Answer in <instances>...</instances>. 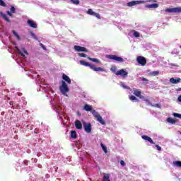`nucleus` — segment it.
I'll list each match as a JSON object with an SVG mask.
<instances>
[{"label":"nucleus","mask_w":181,"mask_h":181,"mask_svg":"<svg viewBox=\"0 0 181 181\" xmlns=\"http://www.w3.org/2000/svg\"><path fill=\"white\" fill-rule=\"evenodd\" d=\"M79 63L82 66H85L86 67H90V69H91V70H93V71H105V69H104V68L95 67L94 64L86 62V61H80Z\"/></svg>","instance_id":"nucleus-1"},{"label":"nucleus","mask_w":181,"mask_h":181,"mask_svg":"<svg viewBox=\"0 0 181 181\" xmlns=\"http://www.w3.org/2000/svg\"><path fill=\"white\" fill-rule=\"evenodd\" d=\"M69 86L66 83V81H62V86H59V91L63 94V95H66L67 97V93L69 91Z\"/></svg>","instance_id":"nucleus-2"},{"label":"nucleus","mask_w":181,"mask_h":181,"mask_svg":"<svg viewBox=\"0 0 181 181\" xmlns=\"http://www.w3.org/2000/svg\"><path fill=\"white\" fill-rule=\"evenodd\" d=\"M92 112L93 117L96 118L97 121H98L100 124H101L102 125H105V121L103 119V117H101V115H100V114H98V112H97L95 110H93Z\"/></svg>","instance_id":"nucleus-3"},{"label":"nucleus","mask_w":181,"mask_h":181,"mask_svg":"<svg viewBox=\"0 0 181 181\" xmlns=\"http://www.w3.org/2000/svg\"><path fill=\"white\" fill-rule=\"evenodd\" d=\"M106 58L110 59V60H115V62H119V63L124 62L122 57H117V55H106Z\"/></svg>","instance_id":"nucleus-4"},{"label":"nucleus","mask_w":181,"mask_h":181,"mask_svg":"<svg viewBox=\"0 0 181 181\" xmlns=\"http://www.w3.org/2000/svg\"><path fill=\"white\" fill-rule=\"evenodd\" d=\"M165 12H168L169 13H181V7L166 8Z\"/></svg>","instance_id":"nucleus-5"},{"label":"nucleus","mask_w":181,"mask_h":181,"mask_svg":"<svg viewBox=\"0 0 181 181\" xmlns=\"http://www.w3.org/2000/svg\"><path fill=\"white\" fill-rule=\"evenodd\" d=\"M136 60L139 64H141V66H145V64H146V59L142 56L137 57Z\"/></svg>","instance_id":"nucleus-6"},{"label":"nucleus","mask_w":181,"mask_h":181,"mask_svg":"<svg viewBox=\"0 0 181 181\" xmlns=\"http://www.w3.org/2000/svg\"><path fill=\"white\" fill-rule=\"evenodd\" d=\"M144 1H132L129 3H127V6L132 7L135 6V5H139L141 4H144Z\"/></svg>","instance_id":"nucleus-7"},{"label":"nucleus","mask_w":181,"mask_h":181,"mask_svg":"<svg viewBox=\"0 0 181 181\" xmlns=\"http://www.w3.org/2000/svg\"><path fill=\"white\" fill-rule=\"evenodd\" d=\"M74 50H76V52H88V50L87 49V48L84 47H81L80 45H75L74 47Z\"/></svg>","instance_id":"nucleus-8"},{"label":"nucleus","mask_w":181,"mask_h":181,"mask_svg":"<svg viewBox=\"0 0 181 181\" xmlns=\"http://www.w3.org/2000/svg\"><path fill=\"white\" fill-rule=\"evenodd\" d=\"M134 95H136V97H139V98H144V96L142 95V92L141 91V89H134Z\"/></svg>","instance_id":"nucleus-9"},{"label":"nucleus","mask_w":181,"mask_h":181,"mask_svg":"<svg viewBox=\"0 0 181 181\" xmlns=\"http://www.w3.org/2000/svg\"><path fill=\"white\" fill-rule=\"evenodd\" d=\"M116 76H122V77H127L128 72L125 71L124 69H120L116 72Z\"/></svg>","instance_id":"nucleus-10"},{"label":"nucleus","mask_w":181,"mask_h":181,"mask_svg":"<svg viewBox=\"0 0 181 181\" xmlns=\"http://www.w3.org/2000/svg\"><path fill=\"white\" fill-rule=\"evenodd\" d=\"M88 15H91L92 16H95L98 19H100L101 16L98 14V13H95L93 11V9L89 8L87 11Z\"/></svg>","instance_id":"nucleus-11"},{"label":"nucleus","mask_w":181,"mask_h":181,"mask_svg":"<svg viewBox=\"0 0 181 181\" xmlns=\"http://www.w3.org/2000/svg\"><path fill=\"white\" fill-rule=\"evenodd\" d=\"M83 128L86 132L90 134L91 132V124L90 123H83Z\"/></svg>","instance_id":"nucleus-12"},{"label":"nucleus","mask_w":181,"mask_h":181,"mask_svg":"<svg viewBox=\"0 0 181 181\" xmlns=\"http://www.w3.org/2000/svg\"><path fill=\"white\" fill-rule=\"evenodd\" d=\"M28 25L30 26V28H33V29H37V24H36V22L32 20H28L27 21Z\"/></svg>","instance_id":"nucleus-13"},{"label":"nucleus","mask_w":181,"mask_h":181,"mask_svg":"<svg viewBox=\"0 0 181 181\" xmlns=\"http://www.w3.org/2000/svg\"><path fill=\"white\" fill-rule=\"evenodd\" d=\"M141 138L144 141H148V142H149L150 144H152L153 145H155V142H153V140H152V138H151L150 136H148L146 135H142Z\"/></svg>","instance_id":"nucleus-14"},{"label":"nucleus","mask_w":181,"mask_h":181,"mask_svg":"<svg viewBox=\"0 0 181 181\" xmlns=\"http://www.w3.org/2000/svg\"><path fill=\"white\" fill-rule=\"evenodd\" d=\"M75 128H76V129H80V130L83 129V124L80 120L75 121Z\"/></svg>","instance_id":"nucleus-15"},{"label":"nucleus","mask_w":181,"mask_h":181,"mask_svg":"<svg viewBox=\"0 0 181 181\" xmlns=\"http://www.w3.org/2000/svg\"><path fill=\"white\" fill-rule=\"evenodd\" d=\"M83 110L85 111H90L92 114L93 111H95V110H93V106H90L88 104H86L83 107Z\"/></svg>","instance_id":"nucleus-16"},{"label":"nucleus","mask_w":181,"mask_h":181,"mask_svg":"<svg viewBox=\"0 0 181 181\" xmlns=\"http://www.w3.org/2000/svg\"><path fill=\"white\" fill-rule=\"evenodd\" d=\"M62 78L66 81L68 84H71V79L66 74H62Z\"/></svg>","instance_id":"nucleus-17"},{"label":"nucleus","mask_w":181,"mask_h":181,"mask_svg":"<svg viewBox=\"0 0 181 181\" xmlns=\"http://www.w3.org/2000/svg\"><path fill=\"white\" fill-rule=\"evenodd\" d=\"M180 81H181V78H171L170 79V82H171L172 84H177V83H180Z\"/></svg>","instance_id":"nucleus-18"},{"label":"nucleus","mask_w":181,"mask_h":181,"mask_svg":"<svg viewBox=\"0 0 181 181\" xmlns=\"http://www.w3.org/2000/svg\"><path fill=\"white\" fill-rule=\"evenodd\" d=\"M0 16H1V18H3V19H4V21H6V22L11 23V20L8 18L6 14L3 13L2 11H0Z\"/></svg>","instance_id":"nucleus-19"},{"label":"nucleus","mask_w":181,"mask_h":181,"mask_svg":"<svg viewBox=\"0 0 181 181\" xmlns=\"http://www.w3.org/2000/svg\"><path fill=\"white\" fill-rule=\"evenodd\" d=\"M146 8H153V9H156V8H159V4H152L146 6Z\"/></svg>","instance_id":"nucleus-20"},{"label":"nucleus","mask_w":181,"mask_h":181,"mask_svg":"<svg viewBox=\"0 0 181 181\" xmlns=\"http://www.w3.org/2000/svg\"><path fill=\"white\" fill-rule=\"evenodd\" d=\"M88 59L90 62H93V63H98V64H100L101 63V62L98 59H97V58L88 57Z\"/></svg>","instance_id":"nucleus-21"},{"label":"nucleus","mask_w":181,"mask_h":181,"mask_svg":"<svg viewBox=\"0 0 181 181\" xmlns=\"http://www.w3.org/2000/svg\"><path fill=\"white\" fill-rule=\"evenodd\" d=\"M103 181H111L110 180V174L103 173Z\"/></svg>","instance_id":"nucleus-22"},{"label":"nucleus","mask_w":181,"mask_h":181,"mask_svg":"<svg viewBox=\"0 0 181 181\" xmlns=\"http://www.w3.org/2000/svg\"><path fill=\"white\" fill-rule=\"evenodd\" d=\"M167 122H169V124H176V120L171 117L167 118Z\"/></svg>","instance_id":"nucleus-23"},{"label":"nucleus","mask_w":181,"mask_h":181,"mask_svg":"<svg viewBox=\"0 0 181 181\" xmlns=\"http://www.w3.org/2000/svg\"><path fill=\"white\" fill-rule=\"evenodd\" d=\"M71 137L73 139H76V138H77V133L76 132V131L74 130L71 131Z\"/></svg>","instance_id":"nucleus-24"},{"label":"nucleus","mask_w":181,"mask_h":181,"mask_svg":"<svg viewBox=\"0 0 181 181\" xmlns=\"http://www.w3.org/2000/svg\"><path fill=\"white\" fill-rule=\"evenodd\" d=\"M13 35L14 36H16L17 40H21V36H19V35H18V33H16V31L15 30H13Z\"/></svg>","instance_id":"nucleus-25"},{"label":"nucleus","mask_w":181,"mask_h":181,"mask_svg":"<svg viewBox=\"0 0 181 181\" xmlns=\"http://www.w3.org/2000/svg\"><path fill=\"white\" fill-rule=\"evenodd\" d=\"M173 165L175 166H177V168H181V161L180 160L174 161Z\"/></svg>","instance_id":"nucleus-26"},{"label":"nucleus","mask_w":181,"mask_h":181,"mask_svg":"<svg viewBox=\"0 0 181 181\" xmlns=\"http://www.w3.org/2000/svg\"><path fill=\"white\" fill-rule=\"evenodd\" d=\"M129 100H131V101H136V103H139V100H138V98L134 95H131L129 97Z\"/></svg>","instance_id":"nucleus-27"},{"label":"nucleus","mask_w":181,"mask_h":181,"mask_svg":"<svg viewBox=\"0 0 181 181\" xmlns=\"http://www.w3.org/2000/svg\"><path fill=\"white\" fill-rule=\"evenodd\" d=\"M100 146H101L102 149L103 150V151L105 152V153H107L108 152V151L107 150V147L105 146H104V144L103 143L100 144Z\"/></svg>","instance_id":"nucleus-28"},{"label":"nucleus","mask_w":181,"mask_h":181,"mask_svg":"<svg viewBox=\"0 0 181 181\" xmlns=\"http://www.w3.org/2000/svg\"><path fill=\"white\" fill-rule=\"evenodd\" d=\"M151 76H159V71H151L150 73Z\"/></svg>","instance_id":"nucleus-29"},{"label":"nucleus","mask_w":181,"mask_h":181,"mask_svg":"<svg viewBox=\"0 0 181 181\" xmlns=\"http://www.w3.org/2000/svg\"><path fill=\"white\" fill-rule=\"evenodd\" d=\"M141 100H144V101L147 103L148 105H152V103H151V100H149V99L148 98H146L145 96H144V98H141Z\"/></svg>","instance_id":"nucleus-30"},{"label":"nucleus","mask_w":181,"mask_h":181,"mask_svg":"<svg viewBox=\"0 0 181 181\" xmlns=\"http://www.w3.org/2000/svg\"><path fill=\"white\" fill-rule=\"evenodd\" d=\"M74 5H78L80 4V0H70Z\"/></svg>","instance_id":"nucleus-31"},{"label":"nucleus","mask_w":181,"mask_h":181,"mask_svg":"<svg viewBox=\"0 0 181 181\" xmlns=\"http://www.w3.org/2000/svg\"><path fill=\"white\" fill-rule=\"evenodd\" d=\"M16 50H18L19 54H21V56H22L23 57H25V54H23V52H21V49H19V48L18 47H16Z\"/></svg>","instance_id":"nucleus-32"},{"label":"nucleus","mask_w":181,"mask_h":181,"mask_svg":"<svg viewBox=\"0 0 181 181\" xmlns=\"http://www.w3.org/2000/svg\"><path fill=\"white\" fill-rule=\"evenodd\" d=\"M133 35L134 37H139V33L137 31L133 30Z\"/></svg>","instance_id":"nucleus-33"},{"label":"nucleus","mask_w":181,"mask_h":181,"mask_svg":"<svg viewBox=\"0 0 181 181\" xmlns=\"http://www.w3.org/2000/svg\"><path fill=\"white\" fill-rule=\"evenodd\" d=\"M110 71H112V73H115L117 71V66H113L110 68Z\"/></svg>","instance_id":"nucleus-34"},{"label":"nucleus","mask_w":181,"mask_h":181,"mask_svg":"<svg viewBox=\"0 0 181 181\" xmlns=\"http://www.w3.org/2000/svg\"><path fill=\"white\" fill-rule=\"evenodd\" d=\"M173 117H175L176 118H180L181 119V114L173 113Z\"/></svg>","instance_id":"nucleus-35"},{"label":"nucleus","mask_w":181,"mask_h":181,"mask_svg":"<svg viewBox=\"0 0 181 181\" xmlns=\"http://www.w3.org/2000/svg\"><path fill=\"white\" fill-rule=\"evenodd\" d=\"M121 87H122L123 88H125L126 90H129V87L124 83L121 84Z\"/></svg>","instance_id":"nucleus-36"},{"label":"nucleus","mask_w":181,"mask_h":181,"mask_svg":"<svg viewBox=\"0 0 181 181\" xmlns=\"http://www.w3.org/2000/svg\"><path fill=\"white\" fill-rule=\"evenodd\" d=\"M151 107H154L156 108H160L161 106H160V105L156 103V104H154V105L151 104Z\"/></svg>","instance_id":"nucleus-37"},{"label":"nucleus","mask_w":181,"mask_h":181,"mask_svg":"<svg viewBox=\"0 0 181 181\" xmlns=\"http://www.w3.org/2000/svg\"><path fill=\"white\" fill-rule=\"evenodd\" d=\"M141 81L146 82V84H148L149 83V80L146 79V78L142 77Z\"/></svg>","instance_id":"nucleus-38"},{"label":"nucleus","mask_w":181,"mask_h":181,"mask_svg":"<svg viewBox=\"0 0 181 181\" xmlns=\"http://www.w3.org/2000/svg\"><path fill=\"white\" fill-rule=\"evenodd\" d=\"M10 11L11 12H12V13H15V12H16V9L15 8L14 6H11Z\"/></svg>","instance_id":"nucleus-39"},{"label":"nucleus","mask_w":181,"mask_h":181,"mask_svg":"<svg viewBox=\"0 0 181 181\" xmlns=\"http://www.w3.org/2000/svg\"><path fill=\"white\" fill-rule=\"evenodd\" d=\"M78 56H80V57H87V54L84 53H78Z\"/></svg>","instance_id":"nucleus-40"},{"label":"nucleus","mask_w":181,"mask_h":181,"mask_svg":"<svg viewBox=\"0 0 181 181\" xmlns=\"http://www.w3.org/2000/svg\"><path fill=\"white\" fill-rule=\"evenodd\" d=\"M0 5H1V6H6V4L2 0H0Z\"/></svg>","instance_id":"nucleus-41"},{"label":"nucleus","mask_w":181,"mask_h":181,"mask_svg":"<svg viewBox=\"0 0 181 181\" xmlns=\"http://www.w3.org/2000/svg\"><path fill=\"white\" fill-rule=\"evenodd\" d=\"M40 46L42 47V49H43V50H47L46 47L45 46V45L40 43Z\"/></svg>","instance_id":"nucleus-42"},{"label":"nucleus","mask_w":181,"mask_h":181,"mask_svg":"<svg viewBox=\"0 0 181 181\" xmlns=\"http://www.w3.org/2000/svg\"><path fill=\"white\" fill-rule=\"evenodd\" d=\"M22 51L23 52V53H25V54H29V53H28V51L26 50V49H25V47L22 48Z\"/></svg>","instance_id":"nucleus-43"},{"label":"nucleus","mask_w":181,"mask_h":181,"mask_svg":"<svg viewBox=\"0 0 181 181\" xmlns=\"http://www.w3.org/2000/svg\"><path fill=\"white\" fill-rule=\"evenodd\" d=\"M156 148L157 151H162V147H160L159 145H156Z\"/></svg>","instance_id":"nucleus-44"},{"label":"nucleus","mask_w":181,"mask_h":181,"mask_svg":"<svg viewBox=\"0 0 181 181\" xmlns=\"http://www.w3.org/2000/svg\"><path fill=\"white\" fill-rule=\"evenodd\" d=\"M120 165H121L122 166H125V162L122 160L120 161Z\"/></svg>","instance_id":"nucleus-45"},{"label":"nucleus","mask_w":181,"mask_h":181,"mask_svg":"<svg viewBox=\"0 0 181 181\" xmlns=\"http://www.w3.org/2000/svg\"><path fill=\"white\" fill-rule=\"evenodd\" d=\"M7 15H8V16H12V13H11L9 11H7Z\"/></svg>","instance_id":"nucleus-46"},{"label":"nucleus","mask_w":181,"mask_h":181,"mask_svg":"<svg viewBox=\"0 0 181 181\" xmlns=\"http://www.w3.org/2000/svg\"><path fill=\"white\" fill-rule=\"evenodd\" d=\"M177 100L181 103V95L177 98Z\"/></svg>","instance_id":"nucleus-47"},{"label":"nucleus","mask_w":181,"mask_h":181,"mask_svg":"<svg viewBox=\"0 0 181 181\" xmlns=\"http://www.w3.org/2000/svg\"><path fill=\"white\" fill-rule=\"evenodd\" d=\"M8 103H9L10 105H13V102L10 101V102H8Z\"/></svg>","instance_id":"nucleus-48"},{"label":"nucleus","mask_w":181,"mask_h":181,"mask_svg":"<svg viewBox=\"0 0 181 181\" xmlns=\"http://www.w3.org/2000/svg\"><path fill=\"white\" fill-rule=\"evenodd\" d=\"M148 2H156V1H155V0H150V1H148Z\"/></svg>","instance_id":"nucleus-49"},{"label":"nucleus","mask_w":181,"mask_h":181,"mask_svg":"<svg viewBox=\"0 0 181 181\" xmlns=\"http://www.w3.org/2000/svg\"><path fill=\"white\" fill-rule=\"evenodd\" d=\"M31 36H33V37H35V35L33 33H31Z\"/></svg>","instance_id":"nucleus-50"},{"label":"nucleus","mask_w":181,"mask_h":181,"mask_svg":"<svg viewBox=\"0 0 181 181\" xmlns=\"http://www.w3.org/2000/svg\"><path fill=\"white\" fill-rule=\"evenodd\" d=\"M177 91H181V88H179Z\"/></svg>","instance_id":"nucleus-51"},{"label":"nucleus","mask_w":181,"mask_h":181,"mask_svg":"<svg viewBox=\"0 0 181 181\" xmlns=\"http://www.w3.org/2000/svg\"><path fill=\"white\" fill-rule=\"evenodd\" d=\"M8 101L11 100V98H7Z\"/></svg>","instance_id":"nucleus-52"}]
</instances>
